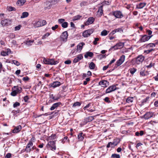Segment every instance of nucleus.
<instances>
[{
	"label": "nucleus",
	"instance_id": "obj_1",
	"mask_svg": "<svg viewBox=\"0 0 158 158\" xmlns=\"http://www.w3.org/2000/svg\"><path fill=\"white\" fill-rule=\"evenodd\" d=\"M22 89L21 87L18 86H15L12 88V91L10 94L13 96H15L17 94H20L22 92Z\"/></svg>",
	"mask_w": 158,
	"mask_h": 158
},
{
	"label": "nucleus",
	"instance_id": "obj_2",
	"mask_svg": "<svg viewBox=\"0 0 158 158\" xmlns=\"http://www.w3.org/2000/svg\"><path fill=\"white\" fill-rule=\"evenodd\" d=\"M43 61L45 64L51 65H55L58 63L57 60L54 61L53 59H46L45 58H44Z\"/></svg>",
	"mask_w": 158,
	"mask_h": 158
},
{
	"label": "nucleus",
	"instance_id": "obj_3",
	"mask_svg": "<svg viewBox=\"0 0 158 158\" xmlns=\"http://www.w3.org/2000/svg\"><path fill=\"white\" fill-rule=\"evenodd\" d=\"M152 36L151 35H140L141 37L139 39V41L140 43L144 42L148 40Z\"/></svg>",
	"mask_w": 158,
	"mask_h": 158
},
{
	"label": "nucleus",
	"instance_id": "obj_4",
	"mask_svg": "<svg viewBox=\"0 0 158 158\" xmlns=\"http://www.w3.org/2000/svg\"><path fill=\"white\" fill-rule=\"evenodd\" d=\"M94 31V29H89L85 31L82 33V36L85 38L88 37Z\"/></svg>",
	"mask_w": 158,
	"mask_h": 158
},
{
	"label": "nucleus",
	"instance_id": "obj_5",
	"mask_svg": "<svg viewBox=\"0 0 158 158\" xmlns=\"http://www.w3.org/2000/svg\"><path fill=\"white\" fill-rule=\"evenodd\" d=\"M46 147L48 148L52 151L55 150L56 149L55 143L53 141L49 142L47 144Z\"/></svg>",
	"mask_w": 158,
	"mask_h": 158
},
{
	"label": "nucleus",
	"instance_id": "obj_6",
	"mask_svg": "<svg viewBox=\"0 0 158 158\" xmlns=\"http://www.w3.org/2000/svg\"><path fill=\"white\" fill-rule=\"evenodd\" d=\"M124 44L122 42H119L117 43L114 46L111 47L109 49V51L112 50L113 49V50H116L118 49L122 48L124 46Z\"/></svg>",
	"mask_w": 158,
	"mask_h": 158
},
{
	"label": "nucleus",
	"instance_id": "obj_7",
	"mask_svg": "<svg viewBox=\"0 0 158 158\" xmlns=\"http://www.w3.org/2000/svg\"><path fill=\"white\" fill-rule=\"evenodd\" d=\"M112 15L117 18L121 19L123 17V15L120 11H115L112 12Z\"/></svg>",
	"mask_w": 158,
	"mask_h": 158
},
{
	"label": "nucleus",
	"instance_id": "obj_8",
	"mask_svg": "<svg viewBox=\"0 0 158 158\" xmlns=\"http://www.w3.org/2000/svg\"><path fill=\"white\" fill-rule=\"evenodd\" d=\"M11 23V20L8 19H5L2 20L1 23L2 26H7L10 25Z\"/></svg>",
	"mask_w": 158,
	"mask_h": 158
},
{
	"label": "nucleus",
	"instance_id": "obj_9",
	"mask_svg": "<svg viewBox=\"0 0 158 158\" xmlns=\"http://www.w3.org/2000/svg\"><path fill=\"white\" fill-rule=\"evenodd\" d=\"M125 58V55H122L120 57L119 60L116 61V65L117 67L120 66L124 61Z\"/></svg>",
	"mask_w": 158,
	"mask_h": 158
},
{
	"label": "nucleus",
	"instance_id": "obj_10",
	"mask_svg": "<svg viewBox=\"0 0 158 158\" xmlns=\"http://www.w3.org/2000/svg\"><path fill=\"white\" fill-rule=\"evenodd\" d=\"M144 57L142 55H140L138 56L135 59V63L137 64H139L141 63L144 60Z\"/></svg>",
	"mask_w": 158,
	"mask_h": 158
},
{
	"label": "nucleus",
	"instance_id": "obj_11",
	"mask_svg": "<svg viewBox=\"0 0 158 158\" xmlns=\"http://www.w3.org/2000/svg\"><path fill=\"white\" fill-rule=\"evenodd\" d=\"M116 87L114 85H112L109 86L106 90V94L109 93L112 91H114L116 89Z\"/></svg>",
	"mask_w": 158,
	"mask_h": 158
},
{
	"label": "nucleus",
	"instance_id": "obj_12",
	"mask_svg": "<svg viewBox=\"0 0 158 158\" xmlns=\"http://www.w3.org/2000/svg\"><path fill=\"white\" fill-rule=\"evenodd\" d=\"M68 35V32L67 31H65L63 32L60 36L61 40L63 41H67Z\"/></svg>",
	"mask_w": 158,
	"mask_h": 158
},
{
	"label": "nucleus",
	"instance_id": "obj_13",
	"mask_svg": "<svg viewBox=\"0 0 158 158\" xmlns=\"http://www.w3.org/2000/svg\"><path fill=\"white\" fill-rule=\"evenodd\" d=\"M33 143L31 141H30L27 144L25 148V151L26 152H29L31 151V147L33 146Z\"/></svg>",
	"mask_w": 158,
	"mask_h": 158
},
{
	"label": "nucleus",
	"instance_id": "obj_14",
	"mask_svg": "<svg viewBox=\"0 0 158 158\" xmlns=\"http://www.w3.org/2000/svg\"><path fill=\"white\" fill-rule=\"evenodd\" d=\"M49 98L51 102H54L57 101L60 98L57 96L54 95L53 94H50Z\"/></svg>",
	"mask_w": 158,
	"mask_h": 158
},
{
	"label": "nucleus",
	"instance_id": "obj_15",
	"mask_svg": "<svg viewBox=\"0 0 158 158\" xmlns=\"http://www.w3.org/2000/svg\"><path fill=\"white\" fill-rule=\"evenodd\" d=\"M99 85L103 87H106L109 85V82L106 80H102L99 82Z\"/></svg>",
	"mask_w": 158,
	"mask_h": 158
},
{
	"label": "nucleus",
	"instance_id": "obj_16",
	"mask_svg": "<svg viewBox=\"0 0 158 158\" xmlns=\"http://www.w3.org/2000/svg\"><path fill=\"white\" fill-rule=\"evenodd\" d=\"M95 19L93 17H90L88 18L87 20L85 23V26L88 25L89 24H92L94 22Z\"/></svg>",
	"mask_w": 158,
	"mask_h": 158
},
{
	"label": "nucleus",
	"instance_id": "obj_17",
	"mask_svg": "<svg viewBox=\"0 0 158 158\" xmlns=\"http://www.w3.org/2000/svg\"><path fill=\"white\" fill-rule=\"evenodd\" d=\"M153 113L152 112H148L144 115V118L145 119H148L153 117Z\"/></svg>",
	"mask_w": 158,
	"mask_h": 158
},
{
	"label": "nucleus",
	"instance_id": "obj_18",
	"mask_svg": "<svg viewBox=\"0 0 158 158\" xmlns=\"http://www.w3.org/2000/svg\"><path fill=\"white\" fill-rule=\"evenodd\" d=\"M120 142V140L118 138L114 139L113 142H111V147L114 148L115 146H117Z\"/></svg>",
	"mask_w": 158,
	"mask_h": 158
},
{
	"label": "nucleus",
	"instance_id": "obj_19",
	"mask_svg": "<svg viewBox=\"0 0 158 158\" xmlns=\"http://www.w3.org/2000/svg\"><path fill=\"white\" fill-rule=\"evenodd\" d=\"M51 87L55 88L61 85L60 82L58 81H54L52 83L50 84Z\"/></svg>",
	"mask_w": 158,
	"mask_h": 158
},
{
	"label": "nucleus",
	"instance_id": "obj_20",
	"mask_svg": "<svg viewBox=\"0 0 158 158\" xmlns=\"http://www.w3.org/2000/svg\"><path fill=\"white\" fill-rule=\"evenodd\" d=\"M61 103L60 102H58L53 104L52 106L50 108V110H54L56 108L59 107L60 105H61Z\"/></svg>",
	"mask_w": 158,
	"mask_h": 158
},
{
	"label": "nucleus",
	"instance_id": "obj_21",
	"mask_svg": "<svg viewBox=\"0 0 158 158\" xmlns=\"http://www.w3.org/2000/svg\"><path fill=\"white\" fill-rule=\"evenodd\" d=\"M83 58V56L82 54H79L77 56L74 58L73 60V62L74 63H76L79 61L81 60Z\"/></svg>",
	"mask_w": 158,
	"mask_h": 158
},
{
	"label": "nucleus",
	"instance_id": "obj_22",
	"mask_svg": "<svg viewBox=\"0 0 158 158\" xmlns=\"http://www.w3.org/2000/svg\"><path fill=\"white\" fill-rule=\"evenodd\" d=\"M22 129V126L19 125L18 126L15 127L14 129L13 130L12 132L13 133H17L19 132Z\"/></svg>",
	"mask_w": 158,
	"mask_h": 158
},
{
	"label": "nucleus",
	"instance_id": "obj_23",
	"mask_svg": "<svg viewBox=\"0 0 158 158\" xmlns=\"http://www.w3.org/2000/svg\"><path fill=\"white\" fill-rule=\"evenodd\" d=\"M94 119V118L93 116H89L85 118L84 123H85L86 124L89 122L92 121Z\"/></svg>",
	"mask_w": 158,
	"mask_h": 158
},
{
	"label": "nucleus",
	"instance_id": "obj_24",
	"mask_svg": "<svg viewBox=\"0 0 158 158\" xmlns=\"http://www.w3.org/2000/svg\"><path fill=\"white\" fill-rule=\"evenodd\" d=\"M140 74L141 76H147L148 73L147 71H145L144 69H142L140 72Z\"/></svg>",
	"mask_w": 158,
	"mask_h": 158
},
{
	"label": "nucleus",
	"instance_id": "obj_25",
	"mask_svg": "<svg viewBox=\"0 0 158 158\" xmlns=\"http://www.w3.org/2000/svg\"><path fill=\"white\" fill-rule=\"evenodd\" d=\"M85 134L82 132H80L78 135L77 138L80 141H82L84 138Z\"/></svg>",
	"mask_w": 158,
	"mask_h": 158
},
{
	"label": "nucleus",
	"instance_id": "obj_26",
	"mask_svg": "<svg viewBox=\"0 0 158 158\" xmlns=\"http://www.w3.org/2000/svg\"><path fill=\"white\" fill-rule=\"evenodd\" d=\"M94 56L93 53L92 52H87L84 55L85 58H87L88 56L92 57Z\"/></svg>",
	"mask_w": 158,
	"mask_h": 158
},
{
	"label": "nucleus",
	"instance_id": "obj_27",
	"mask_svg": "<svg viewBox=\"0 0 158 158\" xmlns=\"http://www.w3.org/2000/svg\"><path fill=\"white\" fill-rule=\"evenodd\" d=\"M85 45V44L84 42L80 43L77 46V51H81L82 48V46Z\"/></svg>",
	"mask_w": 158,
	"mask_h": 158
},
{
	"label": "nucleus",
	"instance_id": "obj_28",
	"mask_svg": "<svg viewBox=\"0 0 158 158\" xmlns=\"http://www.w3.org/2000/svg\"><path fill=\"white\" fill-rule=\"evenodd\" d=\"M145 3H140L137 6V8L138 9H141L143 8L145 5Z\"/></svg>",
	"mask_w": 158,
	"mask_h": 158
},
{
	"label": "nucleus",
	"instance_id": "obj_29",
	"mask_svg": "<svg viewBox=\"0 0 158 158\" xmlns=\"http://www.w3.org/2000/svg\"><path fill=\"white\" fill-rule=\"evenodd\" d=\"M95 67V64L93 62H91L90 63L89 65V68L91 69H94Z\"/></svg>",
	"mask_w": 158,
	"mask_h": 158
},
{
	"label": "nucleus",
	"instance_id": "obj_30",
	"mask_svg": "<svg viewBox=\"0 0 158 158\" xmlns=\"http://www.w3.org/2000/svg\"><path fill=\"white\" fill-rule=\"evenodd\" d=\"M156 43H150L149 44H148L146 46V48H149L150 47H155L156 46Z\"/></svg>",
	"mask_w": 158,
	"mask_h": 158
},
{
	"label": "nucleus",
	"instance_id": "obj_31",
	"mask_svg": "<svg viewBox=\"0 0 158 158\" xmlns=\"http://www.w3.org/2000/svg\"><path fill=\"white\" fill-rule=\"evenodd\" d=\"M34 25L35 27H41V23L40 21H39L37 22H36L34 23Z\"/></svg>",
	"mask_w": 158,
	"mask_h": 158
},
{
	"label": "nucleus",
	"instance_id": "obj_32",
	"mask_svg": "<svg viewBox=\"0 0 158 158\" xmlns=\"http://www.w3.org/2000/svg\"><path fill=\"white\" fill-rule=\"evenodd\" d=\"M109 33V31H107L106 30H104L101 32V35L102 36H106Z\"/></svg>",
	"mask_w": 158,
	"mask_h": 158
},
{
	"label": "nucleus",
	"instance_id": "obj_33",
	"mask_svg": "<svg viewBox=\"0 0 158 158\" xmlns=\"http://www.w3.org/2000/svg\"><path fill=\"white\" fill-rule=\"evenodd\" d=\"M28 13L26 12H23L22 13V15L21 16V18H23L27 17L28 15Z\"/></svg>",
	"mask_w": 158,
	"mask_h": 158
},
{
	"label": "nucleus",
	"instance_id": "obj_34",
	"mask_svg": "<svg viewBox=\"0 0 158 158\" xmlns=\"http://www.w3.org/2000/svg\"><path fill=\"white\" fill-rule=\"evenodd\" d=\"M133 98L132 97H129L126 100V102L127 103H129L133 102Z\"/></svg>",
	"mask_w": 158,
	"mask_h": 158
},
{
	"label": "nucleus",
	"instance_id": "obj_35",
	"mask_svg": "<svg viewBox=\"0 0 158 158\" xmlns=\"http://www.w3.org/2000/svg\"><path fill=\"white\" fill-rule=\"evenodd\" d=\"M98 13H99L100 15H102L103 13V6H101L98 8Z\"/></svg>",
	"mask_w": 158,
	"mask_h": 158
},
{
	"label": "nucleus",
	"instance_id": "obj_36",
	"mask_svg": "<svg viewBox=\"0 0 158 158\" xmlns=\"http://www.w3.org/2000/svg\"><path fill=\"white\" fill-rule=\"evenodd\" d=\"M81 17V16L80 15H77L73 17V21H74L79 19Z\"/></svg>",
	"mask_w": 158,
	"mask_h": 158
},
{
	"label": "nucleus",
	"instance_id": "obj_37",
	"mask_svg": "<svg viewBox=\"0 0 158 158\" xmlns=\"http://www.w3.org/2000/svg\"><path fill=\"white\" fill-rule=\"evenodd\" d=\"M136 70V69L134 68H131L129 69L130 73L132 74H134Z\"/></svg>",
	"mask_w": 158,
	"mask_h": 158
},
{
	"label": "nucleus",
	"instance_id": "obj_38",
	"mask_svg": "<svg viewBox=\"0 0 158 158\" xmlns=\"http://www.w3.org/2000/svg\"><path fill=\"white\" fill-rule=\"evenodd\" d=\"M11 62L12 63L14 64L17 66H19L20 64V63L16 60H13Z\"/></svg>",
	"mask_w": 158,
	"mask_h": 158
},
{
	"label": "nucleus",
	"instance_id": "obj_39",
	"mask_svg": "<svg viewBox=\"0 0 158 158\" xmlns=\"http://www.w3.org/2000/svg\"><path fill=\"white\" fill-rule=\"evenodd\" d=\"M98 58L100 60H102L103 58H105L106 57V54H100L97 56Z\"/></svg>",
	"mask_w": 158,
	"mask_h": 158
},
{
	"label": "nucleus",
	"instance_id": "obj_40",
	"mask_svg": "<svg viewBox=\"0 0 158 158\" xmlns=\"http://www.w3.org/2000/svg\"><path fill=\"white\" fill-rule=\"evenodd\" d=\"M111 157L112 158H120V156L119 154H113L112 155Z\"/></svg>",
	"mask_w": 158,
	"mask_h": 158
},
{
	"label": "nucleus",
	"instance_id": "obj_41",
	"mask_svg": "<svg viewBox=\"0 0 158 158\" xmlns=\"http://www.w3.org/2000/svg\"><path fill=\"white\" fill-rule=\"evenodd\" d=\"M81 105V103L80 102H77L73 104V107H75L76 106H80Z\"/></svg>",
	"mask_w": 158,
	"mask_h": 158
},
{
	"label": "nucleus",
	"instance_id": "obj_42",
	"mask_svg": "<svg viewBox=\"0 0 158 158\" xmlns=\"http://www.w3.org/2000/svg\"><path fill=\"white\" fill-rule=\"evenodd\" d=\"M7 10L9 11H15L16 10V9L13 7L10 6H8L7 7Z\"/></svg>",
	"mask_w": 158,
	"mask_h": 158
},
{
	"label": "nucleus",
	"instance_id": "obj_43",
	"mask_svg": "<svg viewBox=\"0 0 158 158\" xmlns=\"http://www.w3.org/2000/svg\"><path fill=\"white\" fill-rule=\"evenodd\" d=\"M68 24L67 22H64L61 24V26L64 28H66L68 27Z\"/></svg>",
	"mask_w": 158,
	"mask_h": 158
},
{
	"label": "nucleus",
	"instance_id": "obj_44",
	"mask_svg": "<svg viewBox=\"0 0 158 158\" xmlns=\"http://www.w3.org/2000/svg\"><path fill=\"white\" fill-rule=\"evenodd\" d=\"M50 35V34L49 32H47L46 34L44 35L42 37V39L43 40L45 39L47 37H48Z\"/></svg>",
	"mask_w": 158,
	"mask_h": 158
},
{
	"label": "nucleus",
	"instance_id": "obj_45",
	"mask_svg": "<svg viewBox=\"0 0 158 158\" xmlns=\"http://www.w3.org/2000/svg\"><path fill=\"white\" fill-rule=\"evenodd\" d=\"M20 105V104L19 102H15L13 105V106L14 108L18 106H19Z\"/></svg>",
	"mask_w": 158,
	"mask_h": 158
},
{
	"label": "nucleus",
	"instance_id": "obj_46",
	"mask_svg": "<svg viewBox=\"0 0 158 158\" xmlns=\"http://www.w3.org/2000/svg\"><path fill=\"white\" fill-rule=\"evenodd\" d=\"M40 21L42 26H43L45 25L47 23V22H46V21L44 20H40Z\"/></svg>",
	"mask_w": 158,
	"mask_h": 158
},
{
	"label": "nucleus",
	"instance_id": "obj_47",
	"mask_svg": "<svg viewBox=\"0 0 158 158\" xmlns=\"http://www.w3.org/2000/svg\"><path fill=\"white\" fill-rule=\"evenodd\" d=\"M29 99V98L28 97V96H27H27L24 97L23 98V100L25 102H28V101Z\"/></svg>",
	"mask_w": 158,
	"mask_h": 158
},
{
	"label": "nucleus",
	"instance_id": "obj_48",
	"mask_svg": "<svg viewBox=\"0 0 158 158\" xmlns=\"http://www.w3.org/2000/svg\"><path fill=\"white\" fill-rule=\"evenodd\" d=\"M1 55L3 56H5L8 55L7 52L3 51L1 52Z\"/></svg>",
	"mask_w": 158,
	"mask_h": 158
},
{
	"label": "nucleus",
	"instance_id": "obj_49",
	"mask_svg": "<svg viewBox=\"0 0 158 158\" xmlns=\"http://www.w3.org/2000/svg\"><path fill=\"white\" fill-rule=\"evenodd\" d=\"M21 27V25H20L15 27V31L19 30L20 29Z\"/></svg>",
	"mask_w": 158,
	"mask_h": 158
},
{
	"label": "nucleus",
	"instance_id": "obj_50",
	"mask_svg": "<svg viewBox=\"0 0 158 158\" xmlns=\"http://www.w3.org/2000/svg\"><path fill=\"white\" fill-rule=\"evenodd\" d=\"M65 21L64 19H58V22L59 23L62 24Z\"/></svg>",
	"mask_w": 158,
	"mask_h": 158
},
{
	"label": "nucleus",
	"instance_id": "obj_51",
	"mask_svg": "<svg viewBox=\"0 0 158 158\" xmlns=\"http://www.w3.org/2000/svg\"><path fill=\"white\" fill-rule=\"evenodd\" d=\"M99 39L98 38H96L94 39V41H93V44L94 45H96L97 44V41H98Z\"/></svg>",
	"mask_w": 158,
	"mask_h": 158
},
{
	"label": "nucleus",
	"instance_id": "obj_52",
	"mask_svg": "<svg viewBox=\"0 0 158 158\" xmlns=\"http://www.w3.org/2000/svg\"><path fill=\"white\" fill-rule=\"evenodd\" d=\"M104 101L106 102H107L108 103H110V101L109 100V98L108 97H106L104 99Z\"/></svg>",
	"mask_w": 158,
	"mask_h": 158
},
{
	"label": "nucleus",
	"instance_id": "obj_53",
	"mask_svg": "<svg viewBox=\"0 0 158 158\" xmlns=\"http://www.w3.org/2000/svg\"><path fill=\"white\" fill-rule=\"evenodd\" d=\"M12 154L10 153H7L5 156V158H10Z\"/></svg>",
	"mask_w": 158,
	"mask_h": 158
},
{
	"label": "nucleus",
	"instance_id": "obj_54",
	"mask_svg": "<svg viewBox=\"0 0 158 158\" xmlns=\"http://www.w3.org/2000/svg\"><path fill=\"white\" fill-rule=\"evenodd\" d=\"M20 111V110H13L12 111V113H13L14 115H15L17 113H19Z\"/></svg>",
	"mask_w": 158,
	"mask_h": 158
},
{
	"label": "nucleus",
	"instance_id": "obj_55",
	"mask_svg": "<svg viewBox=\"0 0 158 158\" xmlns=\"http://www.w3.org/2000/svg\"><path fill=\"white\" fill-rule=\"evenodd\" d=\"M146 32L148 35H151L152 33V31L150 30H146Z\"/></svg>",
	"mask_w": 158,
	"mask_h": 158
},
{
	"label": "nucleus",
	"instance_id": "obj_56",
	"mask_svg": "<svg viewBox=\"0 0 158 158\" xmlns=\"http://www.w3.org/2000/svg\"><path fill=\"white\" fill-rule=\"evenodd\" d=\"M149 99V97H147L143 99L142 101V103H144L147 102V101Z\"/></svg>",
	"mask_w": 158,
	"mask_h": 158
},
{
	"label": "nucleus",
	"instance_id": "obj_57",
	"mask_svg": "<svg viewBox=\"0 0 158 158\" xmlns=\"http://www.w3.org/2000/svg\"><path fill=\"white\" fill-rule=\"evenodd\" d=\"M91 106V103H89L86 106H85L83 108V109L84 110H85L88 108L89 107Z\"/></svg>",
	"mask_w": 158,
	"mask_h": 158
},
{
	"label": "nucleus",
	"instance_id": "obj_58",
	"mask_svg": "<svg viewBox=\"0 0 158 158\" xmlns=\"http://www.w3.org/2000/svg\"><path fill=\"white\" fill-rule=\"evenodd\" d=\"M71 63V61L70 60H67L64 61V63L65 64H69Z\"/></svg>",
	"mask_w": 158,
	"mask_h": 158
},
{
	"label": "nucleus",
	"instance_id": "obj_59",
	"mask_svg": "<svg viewBox=\"0 0 158 158\" xmlns=\"http://www.w3.org/2000/svg\"><path fill=\"white\" fill-rule=\"evenodd\" d=\"M34 42V40H29L28 41H27V43H26V44L28 45H31V44H30V43H33Z\"/></svg>",
	"mask_w": 158,
	"mask_h": 158
},
{
	"label": "nucleus",
	"instance_id": "obj_60",
	"mask_svg": "<svg viewBox=\"0 0 158 158\" xmlns=\"http://www.w3.org/2000/svg\"><path fill=\"white\" fill-rule=\"evenodd\" d=\"M58 27V25H55L54 26H53L52 28V29L53 30H56V29H57Z\"/></svg>",
	"mask_w": 158,
	"mask_h": 158
},
{
	"label": "nucleus",
	"instance_id": "obj_61",
	"mask_svg": "<svg viewBox=\"0 0 158 158\" xmlns=\"http://www.w3.org/2000/svg\"><path fill=\"white\" fill-rule=\"evenodd\" d=\"M68 137L67 136H65L64 137V139H63L62 142L63 143L65 142V141L67 140Z\"/></svg>",
	"mask_w": 158,
	"mask_h": 158
},
{
	"label": "nucleus",
	"instance_id": "obj_62",
	"mask_svg": "<svg viewBox=\"0 0 158 158\" xmlns=\"http://www.w3.org/2000/svg\"><path fill=\"white\" fill-rule=\"evenodd\" d=\"M29 79V77L27 76L24 77L23 78V80L24 81H27Z\"/></svg>",
	"mask_w": 158,
	"mask_h": 158
},
{
	"label": "nucleus",
	"instance_id": "obj_63",
	"mask_svg": "<svg viewBox=\"0 0 158 158\" xmlns=\"http://www.w3.org/2000/svg\"><path fill=\"white\" fill-rule=\"evenodd\" d=\"M49 137L51 139H55L56 138V135L55 134L52 135Z\"/></svg>",
	"mask_w": 158,
	"mask_h": 158
},
{
	"label": "nucleus",
	"instance_id": "obj_64",
	"mask_svg": "<svg viewBox=\"0 0 158 158\" xmlns=\"http://www.w3.org/2000/svg\"><path fill=\"white\" fill-rule=\"evenodd\" d=\"M115 61V59H113L110 62L108 65H111L112 64L114 63Z\"/></svg>",
	"mask_w": 158,
	"mask_h": 158
}]
</instances>
